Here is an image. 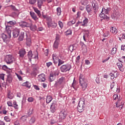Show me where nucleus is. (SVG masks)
Instances as JSON below:
<instances>
[{"label": "nucleus", "instance_id": "nucleus-34", "mask_svg": "<svg viewBox=\"0 0 125 125\" xmlns=\"http://www.w3.org/2000/svg\"><path fill=\"white\" fill-rule=\"evenodd\" d=\"M102 11V12H104V14H106V15H108V14H109V10H108V9H105V8H103Z\"/></svg>", "mask_w": 125, "mask_h": 125}, {"label": "nucleus", "instance_id": "nucleus-56", "mask_svg": "<svg viewBox=\"0 0 125 125\" xmlns=\"http://www.w3.org/2000/svg\"><path fill=\"white\" fill-rule=\"evenodd\" d=\"M28 102H33L34 101V98L33 97H29L27 99Z\"/></svg>", "mask_w": 125, "mask_h": 125}, {"label": "nucleus", "instance_id": "nucleus-52", "mask_svg": "<svg viewBox=\"0 0 125 125\" xmlns=\"http://www.w3.org/2000/svg\"><path fill=\"white\" fill-rule=\"evenodd\" d=\"M35 2H37V0H29L30 4H35Z\"/></svg>", "mask_w": 125, "mask_h": 125}, {"label": "nucleus", "instance_id": "nucleus-55", "mask_svg": "<svg viewBox=\"0 0 125 125\" xmlns=\"http://www.w3.org/2000/svg\"><path fill=\"white\" fill-rule=\"evenodd\" d=\"M109 36H110V32L109 31H107L104 34V37H109Z\"/></svg>", "mask_w": 125, "mask_h": 125}, {"label": "nucleus", "instance_id": "nucleus-57", "mask_svg": "<svg viewBox=\"0 0 125 125\" xmlns=\"http://www.w3.org/2000/svg\"><path fill=\"white\" fill-rule=\"evenodd\" d=\"M46 66L48 68H49V67H50V66H52V62H47Z\"/></svg>", "mask_w": 125, "mask_h": 125}, {"label": "nucleus", "instance_id": "nucleus-23", "mask_svg": "<svg viewBox=\"0 0 125 125\" xmlns=\"http://www.w3.org/2000/svg\"><path fill=\"white\" fill-rule=\"evenodd\" d=\"M36 122V117L33 116L31 118L30 120H29V124L30 125H33Z\"/></svg>", "mask_w": 125, "mask_h": 125}, {"label": "nucleus", "instance_id": "nucleus-40", "mask_svg": "<svg viewBox=\"0 0 125 125\" xmlns=\"http://www.w3.org/2000/svg\"><path fill=\"white\" fill-rule=\"evenodd\" d=\"M68 49L70 51L72 52L73 50H75V49H76V47L74 46V45H71L69 47Z\"/></svg>", "mask_w": 125, "mask_h": 125}, {"label": "nucleus", "instance_id": "nucleus-12", "mask_svg": "<svg viewBox=\"0 0 125 125\" xmlns=\"http://www.w3.org/2000/svg\"><path fill=\"white\" fill-rule=\"evenodd\" d=\"M20 26H21V27H22V28H24L25 27H30V24L25 21H21L20 23Z\"/></svg>", "mask_w": 125, "mask_h": 125}, {"label": "nucleus", "instance_id": "nucleus-37", "mask_svg": "<svg viewBox=\"0 0 125 125\" xmlns=\"http://www.w3.org/2000/svg\"><path fill=\"white\" fill-rule=\"evenodd\" d=\"M30 28L31 30V31H35L36 30H37V26L36 25H30Z\"/></svg>", "mask_w": 125, "mask_h": 125}, {"label": "nucleus", "instance_id": "nucleus-19", "mask_svg": "<svg viewBox=\"0 0 125 125\" xmlns=\"http://www.w3.org/2000/svg\"><path fill=\"white\" fill-rule=\"evenodd\" d=\"M52 101V97L50 95H47L46 99V103L47 104L50 103Z\"/></svg>", "mask_w": 125, "mask_h": 125}, {"label": "nucleus", "instance_id": "nucleus-7", "mask_svg": "<svg viewBox=\"0 0 125 125\" xmlns=\"http://www.w3.org/2000/svg\"><path fill=\"white\" fill-rule=\"evenodd\" d=\"M66 116L67 112L64 110L61 111L59 114L60 119L61 120H64V119L66 118Z\"/></svg>", "mask_w": 125, "mask_h": 125}, {"label": "nucleus", "instance_id": "nucleus-36", "mask_svg": "<svg viewBox=\"0 0 125 125\" xmlns=\"http://www.w3.org/2000/svg\"><path fill=\"white\" fill-rule=\"evenodd\" d=\"M83 24H82V26H85V25L88 23V19L85 18L84 20L83 21Z\"/></svg>", "mask_w": 125, "mask_h": 125}, {"label": "nucleus", "instance_id": "nucleus-13", "mask_svg": "<svg viewBox=\"0 0 125 125\" xmlns=\"http://www.w3.org/2000/svg\"><path fill=\"white\" fill-rule=\"evenodd\" d=\"M47 26L49 28H56L57 26V23L54 22H49L47 23Z\"/></svg>", "mask_w": 125, "mask_h": 125}, {"label": "nucleus", "instance_id": "nucleus-10", "mask_svg": "<svg viewBox=\"0 0 125 125\" xmlns=\"http://www.w3.org/2000/svg\"><path fill=\"white\" fill-rule=\"evenodd\" d=\"M6 31L9 36V37H11V25H6Z\"/></svg>", "mask_w": 125, "mask_h": 125}, {"label": "nucleus", "instance_id": "nucleus-58", "mask_svg": "<svg viewBox=\"0 0 125 125\" xmlns=\"http://www.w3.org/2000/svg\"><path fill=\"white\" fill-rule=\"evenodd\" d=\"M58 23H59V26L60 27V28H63V22H62L61 21H59Z\"/></svg>", "mask_w": 125, "mask_h": 125}, {"label": "nucleus", "instance_id": "nucleus-26", "mask_svg": "<svg viewBox=\"0 0 125 125\" xmlns=\"http://www.w3.org/2000/svg\"><path fill=\"white\" fill-rule=\"evenodd\" d=\"M83 106H82L81 105H78L77 106V110L79 113H82V112L83 111Z\"/></svg>", "mask_w": 125, "mask_h": 125}, {"label": "nucleus", "instance_id": "nucleus-24", "mask_svg": "<svg viewBox=\"0 0 125 125\" xmlns=\"http://www.w3.org/2000/svg\"><path fill=\"white\" fill-rule=\"evenodd\" d=\"M58 67H60V66H61V65H62V64H64L65 63V61L59 59L58 60Z\"/></svg>", "mask_w": 125, "mask_h": 125}, {"label": "nucleus", "instance_id": "nucleus-61", "mask_svg": "<svg viewBox=\"0 0 125 125\" xmlns=\"http://www.w3.org/2000/svg\"><path fill=\"white\" fill-rule=\"evenodd\" d=\"M8 106H9V107H12L13 106V104H12V103L10 101L7 102Z\"/></svg>", "mask_w": 125, "mask_h": 125}, {"label": "nucleus", "instance_id": "nucleus-41", "mask_svg": "<svg viewBox=\"0 0 125 125\" xmlns=\"http://www.w3.org/2000/svg\"><path fill=\"white\" fill-rule=\"evenodd\" d=\"M119 61H120L121 63H124V62L125 63V57L123 56L121 57L120 59H119Z\"/></svg>", "mask_w": 125, "mask_h": 125}, {"label": "nucleus", "instance_id": "nucleus-46", "mask_svg": "<svg viewBox=\"0 0 125 125\" xmlns=\"http://www.w3.org/2000/svg\"><path fill=\"white\" fill-rule=\"evenodd\" d=\"M16 22L15 21H10L7 22V26H10V25H15Z\"/></svg>", "mask_w": 125, "mask_h": 125}, {"label": "nucleus", "instance_id": "nucleus-22", "mask_svg": "<svg viewBox=\"0 0 125 125\" xmlns=\"http://www.w3.org/2000/svg\"><path fill=\"white\" fill-rule=\"evenodd\" d=\"M34 11L37 13V15H38L39 17L41 18L42 17V14H41V11L39 10V9L37 8H34Z\"/></svg>", "mask_w": 125, "mask_h": 125}, {"label": "nucleus", "instance_id": "nucleus-16", "mask_svg": "<svg viewBox=\"0 0 125 125\" xmlns=\"http://www.w3.org/2000/svg\"><path fill=\"white\" fill-rule=\"evenodd\" d=\"M30 14L32 18V19H34L35 21H37L39 19L38 17H37V15L35 14V13L30 12Z\"/></svg>", "mask_w": 125, "mask_h": 125}, {"label": "nucleus", "instance_id": "nucleus-1", "mask_svg": "<svg viewBox=\"0 0 125 125\" xmlns=\"http://www.w3.org/2000/svg\"><path fill=\"white\" fill-rule=\"evenodd\" d=\"M79 83L81 85V87L83 91L87 88L88 82L86 79L84 78V76L83 74H80L79 76Z\"/></svg>", "mask_w": 125, "mask_h": 125}, {"label": "nucleus", "instance_id": "nucleus-32", "mask_svg": "<svg viewBox=\"0 0 125 125\" xmlns=\"http://www.w3.org/2000/svg\"><path fill=\"white\" fill-rule=\"evenodd\" d=\"M23 39H24V32H21L19 38V40L21 42L23 41Z\"/></svg>", "mask_w": 125, "mask_h": 125}, {"label": "nucleus", "instance_id": "nucleus-54", "mask_svg": "<svg viewBox=\"0 0 125 125\" xmlns=\"http://www.w3.org/2000/svg\"><path fill=\"white\" fill-rule=\"evenodd\" d=\"M82 4L83 5H86L87 4V0H84L82 1Z\"/></svg>", "mask_w": 125, "mask_h": 125}, {"label": "nucleus", "instance_id": "nucleus-15", "mask_svg": "<svg viewBox=\"0 0 125 125\" xmlns=\"http://www.w3.org/2000/svg\"><path fill=\"white\" fill-rule=\"evenodd\" d=\"M37 5L39 8H42V6L43 5V0H37Z\"/></svg>", "mask_w": 125, "mask_h": 125}, {"label": "nucleus", "instance_id": "nucleus-2", "mask_svg": "<svg viewBox=\"0 0 125 125\" xmlns=\"http://www.w3.org/2000/svg\"><path fill=\"white\" fill-rule=\"evenodd\" d=\"M5 61L7 64H12L15 61V58L11 55H8L5 58Z\"/></svg>", "mask_w": 125, "mask_h": 125}, {"label": "nucleus", "instance_id": "nucleus-47", "mask_svg": "<svg viewBox=\"0 0 125 125\" xmlns=\"http://www.w3.org/2000/svg\"><path fill=\"white\" fill-rule=\"evenodd\" d=\"M76 23V20H73L71 21H70L68 22V24L69 25H74V24H75Z\"/></svg>", "mask_w": 125, "mask_h": 125}, {"label": "nucleus", "instance_id": "nucleus-29", "mask_svg": "<svg viewBox=\"0 0 125 125\" xmlns=\"http://www.w3.org/2000/svg\"><path fill=\"white\" fill-rule=\"evenodd\" d=\"M94 10H95V13L97 12H99V11L100 9H99V6H98V4H95V7H94Z\"/></svg>", "mask_w": 125, "mask_h": 125}, {"label": "nucleus", "instance_id": "nucleus-62", "mask_svg": "<svg viewBox=\"0 0 125 125\" xmlns=\"http://www.w3.org/2000/svg\"><path fill=\"white\" fill-rule=\"evenodd\" d=\"M16 76L20 81H22V77H21V76L19 75L18 74H16Z\"/></svg>", "mask_w": 125, "mask_h": 125}, {"label": "nucleus", "instance_id": "nucleus-60", "mask_svg": "<svg viewBox=\"0 0 125 125\" xmlns=\"http://www.w3.org/2000/svg\"><path fill=\"white\" fill-rule=\"evenodd\" d=\"M4 119L5 121H6V122H10V119H9V117L7 116L4 117Z\"/></svg>", "mask_w": 125, "mask_h": 125}, {"label": "nucleus", "instance_id": "nucleus-59", "mask_svg": "<svg viewBox=\"0 0 125 125\" xmlns=\"http://www.w3.org/2000/svg\"><path fill=\"white\" fill-rule=\"evenodd\" d=\"M0 79L1 80H2L3 81H4V74H0Z\"/></svg>", "mask_w": 125, "mask_h": 125}, {"label": "nucleus", "instance_id": "nucleus-28", "mask_svg": "<svg viewBox=\"0 0 125 125\" xmlns=\"http://www.w3.org/2000/svg\"><path fill=\"white\" fill-rule=\"evenodd\" d=\"M33 54H32V52L31 51H29L28 52L27 56L29 58V60H30V61H31L32 60V58H33Z\"/></svg>", "mask_w": 125, "mask_h": 125}, {"label": "nucleus", "instance_id": "nucleus-5", "mask_svg": "<svg viewBox=\"0 0 125 125\" xmlns=\"http://www.w3.org/2000/svg\"><path fill=\"white\" fill-rule=\"evenodd\" d=\"M111 89H114V90H116L117 92H120V89H119V87L118 86V84L117 83L115 84V82H113L110 85Z\"/></svg>", "mask_w": 125, "mask_h": 125}, {"label": "nucleus", "instance_id": "nucleus-31", "mask_svg": "<svg viewBox=\"0 0 125 125\" xmlns=\"http://www.w3.org/2000/svg\"><path fill=\"white\" fill-rule=\"evenodd\" d=\"M27 120V116H23L21 117L20 121L21 123H24L26 122Z\"/></svg>", "mask_w": 125, "mask_h": 125}, {"label": "nucleus", "instance_id": "nucleus-43", "mask_svg": "<svg viewBox=\"0 0 125 125\" xmlns=\"http://www.w3.org/2000/svg\"><path fill=\"white\" fill-rule=\"evenodd\" d=\"M52 57H53V61L58 60V59H59L58 58V57L57 56V55L56 54H53L52 55Z\"/></svg>", "mask_w": 125, "mask_h": 125}, {"label": "nucleus", "instance_id": "nucleus-20", "mask_svg": "<svg viewBox=\"0 0 125 125\" xmlns=\"http://www.w3.org/2000/svg\"><path fill=\"white\" fill-rule=\"evenodd\" d=\"M109 75L111 77V80H114V78H117V73L115 72L114 71H113L112 72L110 73L109 74Z\"/></svg>", "mask_w": 125, "mask_h": 125}, {"label": "nucleus", "instance_id": "nucleus-39", "mask_svg": "<svg viewBox=\"0 0 125 125\" xmlns=\"http://www.w3.org/2000/svg\"><path fill=\"white\" fill-rule=\"evenodd\" d=\"M117 66H118L119 70L120 71H122V68L123 67V64L121 63V62H117L116 64Z\"/></svg>", "mask_w": 125, "mask_h": 125}, {"label": "nucleus", "instance_id": "nucleus-18", "mask_svg": "<svg viewBox=\"0 0 125 125\" xmlns=\"http://www.w3.org/2000/svg\"><path fill=\"white\" fill-rule=\"evenodd\" d=\"M7 83H11L12 82V75L11 74H9L7 75V78L6 79Z\"/></svg>", "mask_w": 125, "mask_h": 125}, {"label": "nucleus", "instance_id": "nucleus-63", "mask_svg": "<svg viewBox=\"0 0 125 125\" xmlns=\"http://www.w3.org/2000/svg\"><path fill=\"white\" fill-rule=\"evenodd\" d=\"M118 97H119V96L117 94H114L113 95V99L114 100H117V99H118Z\"/></svg>", "mask_w": 125, "mask_h": 125}, {"label": "nucleus", "instance_id": "nucleus-48", "mask_svg": "<svg viewBox=\"0 0 125 125\" xmlns=\"http://www.w3.org/2000/svg\"><path fill=\"white\" fill-rule=\"evenodd\" d=\"M116 52H117V48H113L111 51V54H112V55H114V54H116Z\"/></svg>", "mask_w": 125, "mask_h": 125}, {"label": "nucleus", "instance_id": "nucleus-53", "mask_svg": "<svg viewBox=\"0 0 125 125\" xmlns=\"http://www.w3.org/2000/svg\"><path fill=\"white\" fill-rule=\"evenodd\" d=\"M86 10H87L88 13L89 12H90V11H91L90 6L87 5V6H86Z\"/></svg>", "mask_w": 125, "mask_h": 125}, {"label": "nucleus", "instance_id": "nucleus-27", "mask_svg": "<svg viewBox=\"0 0 125 125\" xmlns=\"http://www.w3.org/2000/svg\"><path fill=\"white\" fill-rule=\"evenodd\" d=\"M22 85H23L24 86H26V87H27L28 88H31V83H29V82H26L23 83Z\"/></svg>", "mask_w": 125, "mask_h": 125}, {"label": "nucleus", "instance_id": "nucleus-21", "mask_svg": "<svg viewBox=\"0 0 125 125\" xmlns=\"http://www.w3.org/2000/svg\"><path fill=\"white\" fill-rule=\"evenodd\" d=\"M110 32L112 34L116 35V34H117V33H118V30H117V28H116V27H111L110 28Z\"/></svg>", "mask_w": 125, "mask_h": 125}, {"label": "nucleus", "instance_id": "nucleus-38", "mask_svg": "<svg viewBox=\"0 0 125 125\" xmlns=\"http://www.w3.org/2000/svg\"><path fill=\"white\" fill-rule=\"evenodd\" d=\"M83 36L87 38H88V37H89V31H84Z\"/></svg>", "mask_w": 125, "mask_h": 125}, {"label": "nucleus", "instance_id": "nucleus-50", "mask_svg": "<svg viewBox=\"0 0 125 125\" xmlns=\"http://www.w3.org/2000/svg\"><path fill=\"white\" fill-rule=\"evenodd\" d=\"M63 81H64V78L62 77L59 79L58 83H60V84H61V83H63Z\"/></svg>", "mask_w": 125, "mask_h": 125}, {"label": "nucleus", "instance_id": "nucleus-14", "mask_svg": "<svg viewBox=\"0 0 125 125\" xmlns=\"http://www.w3.org/2000/svg\"><path fill=\"white\" fill-rule=\"evenodd\" d=\"M100 17L101 18H104V19H109V16H108L107 15H105V13H104V12H102V11L101 13L100 14Z\"/></svg>", "mask_w": 125, "mask_h": 125}, {"label": "nucleus", "instance_id": "nucleus-42", "mask_svg": "<svg viewBox=\"0 0 125 125\" xmlns=\"http://www.w3.org/2000/svg\"><path fill=\"white\" fill-rule=\"evenodd\" d=\"M26 44L28 46L31 45V39L26 38Z\"/></svg>", "mask_w": 125, "mask_h": 125}, {"label": "nucleus", "instance_id": "nucleus-11", "mask_svg": "<svg viewBox=\"0 0 125 125\" xmlns=\"http://www.w3.org/2000/svg\"><path fill=\"white\" fill-rule=\"evenodd\" d=\"M19 54L20 57L23 58L24 57V56L25 55V54H26V51L24 50V49H21L19 50Z\"/></svg>", "mask_w": 125, "mask_h": 125}, {"label": "nucleus", "instance_id": "nucleus-9", "mask_svg": "<svg viewBox=\"0 0 125 125\" xmlns=\"http://www.w3.org/2000/svg\"><path fill=\"white\" fill-rule=\"evenodd\" d=\"M56 108H57V104L56 103H52L50 106V111L52 113H54L56 111Z\"/></svg>", "mask_w": 125, "mask_h": 125}, {"label": "nucleus", "instance_id": "nucleus-45", "mask_svg": "<svg viewBox=\"0 0 125 125\" xmlns=\"http://www.w3.org/2000/svg\"><path fill=\"white\" fill-rule=\"evenodd\" d=\"M72 34V30L71 29H68L67 30L66 32H65V35L66 36H69V35Z\"/></svg>", "mask_w": 125, "mask_h": 125}, {"label": "nucleus", "instance_id": "nucleus-64", "mask_svg": "<svg viewBox=\"0 0 125 125\" xmlns=\"http://www.w3.org/2000/svg\"><path fill=\"white\" fill-rule=\"evenodd\" d=\"M125 45H122L121 50H123L124 51H125Z\"/></svg>", "mask_w": 125, "mask_h": 125}, {"label": "nucleus", "instance_id": "nucleus-51", "mask_svg": "<svg viewBox=\"0 0 125 125\" xmlns=\"http://www.w3.org/2000/svg\"><path fill=\"white\" fill-rule=\"evenodd\" d=\"M14 107L15 109H18V104H17V103L16 102H14L13 103Z\"/></svg>", "mask_w": 125, "mask_h": 125}, {"label": "nucleus", "instance_id": "nucleus-4", "mask_svg": "<svg viewBox=\"0 0 125 125\" xmlns=\"http://www.w3.org/2000/svg\"><path fill=\"white\" fill-rule=\"evenodd\" d=\"M1 39H2V40L4 42H6V43H7V42H9V40L11 37L9 35H8V36H7V35H6V34L3 33L1 34Z\"/></svg>", "mask_w": 125, "mask_h": 125}, {"label": "nucleus", "instance_id": "nucleus-17", "mask_svg": "<svg viewBox=\"0 0 125 125\" xmlns=\"http://www.w3.org/2000/svg\"><path fill=\"white\" fill-rule=\"evenodd\" d=\"M78 105L79 106H81L84 108V106H85V104L84 103V99H80L79 101Z\"/></svg>", "mask_w": 125, "mask_h": 125}, {"label": "nucleus", "instance_id": "nucleus-44", "mask_svg": "<svg viewBox=\"0 0 125 125\" xmlns=\"http://www.w3.org/2000/svg\"><path fill=\"white\" fill-rule=\"evenodd\" d=\"M59 44V43L58 42V41H55L53 46L55 47V48H57L58 47V45Z\"/></svg>", "mask_w": 125, "mask_h": 125}, {"label": "nucleus", "instance_id": "nucleus-25", "mask_svg": "<svg viewBox=\"0 0 125 125\" xmlns=\"http://www.w3.org/2000/svg\"><path fill=\"white\" fill-rule=\"evenodd\" d=\"M41 82H44L45 81V76L43 74L39 75Z\"/></svg>", "mask_w": 125, "mask_h": 125}, {"label": "nucleus", "instance_id": "nucleus-49", "mask_svg": "<svg viewBox=\"0 0 125 125\" xmlns=\"http://www.w3.org/2000/svg\"><path fill=\"white\" fill-rule=\"evenodd\" d=\"M34 112V108H30L28 112V115H32Z\"/></svg>", "mask_w": 125, "mask_h": 125}, {"label": "nucleus", "instance_id": "nucleus-35", "mask_svg": "<svg viewBox=\"0 0 125 125\" xmlns=\"http://www.w3.org/2000/svg\"><path fill=\"white\" fill-rule=\"evenodd\" d=\"M57 14L58 16H60L61 15V8L58 7L57 8Z\"/></svg>", "mask_w": 125, "mask_h": 125}, {"label": "nucleus", "instance_id": "nucleus-8", "mask_svg": "<svg viewBox=\"0 0 125 125\" xmlns=\"http://www.w3.org/2000/svg\"><path fill=\"white\" fill-rule=\"evenodd\" d=\"M20 34V29L16 28L13 31V36L14 38H17Z\"/></svg>", "mask_w": 125, "mask_h": 125}, {"label": "nucleus", "instance_id": "nucleus-30", "mask_svg": "<svg viewBox=\"0 0 125 125\" xmlns=\"http://www.w3.org/2000/svg\"><path fill=\"white\" fill-rule=\"evenodd\" d=\"M122 104H124L123 103H122L121 102V103H120V100H118L116 103V106L117 108H118L119 107H121V108L123 107V105H122Z\"/></svg>", "mask_w": 125, "mask_h": 125}, {"label": "nucleus", "instance_id": "nucleus-6", "mask_svg": "<svg viewBox=\"0 0 125 125\" xmlns=\"http://www.w3.org/2000/svg\"><path fill=\"white\" fill-rule=\"evenodd\" d=\"M58 73H56L55 72L51 73L50 74V76L49 78V82H53L55 80V78L56 77V76H58Z\"/></svg>", "mask_w": 125, "mask_h": 125}, {"label": "nucleus", "instance_id": "nucleus-33", "mask_svg": "<svg viewBox=\"0 0 125 125\" xmlns=\"http://www.w3.org/2000/svg\"><path fill=\"white\" fill-rule=\"evenodd\" d=\"M7 97L9 99H12L13 98V97H14V95H13V94L10 93V92H9L7 94Z\"/></svg>", "mask_w": 125, "mask_h": 125}, {"label": "nucleus", "instance_id": "nucleus-3", "mask_svg": "<svg viewBox=\"0 0 125 125\" xmlns=\"http://www.w3.org/2000/svg\"><path fill=\"white\" fill-rule=\"evenodd\" d=\"M71 68L72 66L70 64H63L61 66L60 70L62 73H65L69 70H71Z\"/></svg>", "mask_w": 125, "mask_h": 125}]
</instances>
